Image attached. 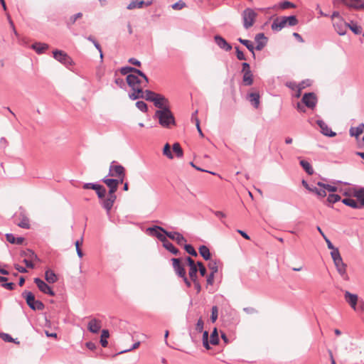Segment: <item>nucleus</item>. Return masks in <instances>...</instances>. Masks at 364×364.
<instances>
[{
	"mask_svg": "<svg viewBox=\"0 0 364 364\" xmlns=\"http://www.w3.org/2000/svg\"><path fill=\"white\" fill-rule=\"evenodd\" d=\"M45 279L50 284H53V283L56 282L58 280V277H57L56 274L54 273L53 271H52L50 269H48L46 271Z\"/></svg>",
	"mask_w": 364,
	"mask_h": 364,
	"instance_id": "7c9ffc66",
	"label": "nucleus"
},
{
	"mask_svg": "<svg viewBox=\"0 0 364 364\" xmlns=\"http://www.w3.org/2000/svg\"><path fill=\"white\" fill-rule=\"evenodd\" d=\"M140 75L131 73L127 76V82L133 91L141 92V89L146 87L148 82H144V78H140Z\"/></svg>",
	"mask_w": 364,
	"mask_h": 364,
	"instance_id": "7ed1b4c3",
	"label": "nucleus"
},
{
	"mask_svg": "<svg viewBox=\"0 0 364 364\" xmlns=\"http://www.w3.org/2000/svg\"><path fill=\"white\" fill-rule=\"evenodd\" d=\"M334 264L338 274L344 280H348L349 277L346 272L347 265L343 262V259L334 261Z\"/></svg>",
	"mask_w": 364,
	"mask_h": 364,
	"instance_id": "2eb2a0df",
	"label": "nucleus"
},
{
	"mask_svg": "<svg viewBox=\"0 0 364 364\" xmlns=\"http://www.w3.org/2000/svg\"><path fill=\"white\" fill-rule=\"evenodd\" d=\"M53 58L65 65H69L72 64V59L64 51L58 50L53 51Z\"/></svg>",
	"mask_w": 364,
	"mask_h": 364,
	"instance_id": "9d476101",
	"label": "nucleus"
},
{
	"mask_svg": "<svg viewBox=\"0 0 364 364\" xmlns=\"http://www.w3.org/2000/svg\"><path fill=\"white\" fill-rule=\"evenodd\" d=\"M249 100L254 107L257 108L259 105V95L256 92L250 93Z\"/></svg>",
	"mask_w": 364,
	"mask_h": 364,
	"instance_id": "2f4dec72",
	"label": "nucleus"
},
{
	"mask_svg": "<svg viewBox=\"0 0 364 364\" xmlns=\"http://www.w3.org/2000/svg\"><path fill=\"white\" fill-rule=\"evenodd\" d=\"M173 268L176 272V274L181 277L186 274L185 268L183 265L181 264L182 259L181 258H172L171 259Z\"/></svg>",
	"mask_w": 364,
	"mask_h": 364,
	"instance_id": "ddd939ff",
	"label": "nucleus"
},
{
	"mask_svg": "<svg viewBox=\"0 0 364 364\" xmlns=\"http://www.w3.org/2000/svg\"><path fill=\"white\" fill-rule=\"evenodd\" d=\"M154 105L155 107H158L159 109H168V100L163 95L158 94L154 101Z\"/></svg>",
	"mask_w": 364,
	"mask_h": 364,
	"instance_id": "f3484780",
	"label": "nucleus"
},
{
	"mask_svg": "<svg viewBox=\"0 0 364 364\" xmlns=\"http://www.w3.org/2000/svg\"><path fill=\"white\" fill-rule=\"evenodd\" d=\"M109 333L108 330L104 329L102 331L100 343L103 347L107 346L108 342L107 341V338H109Z\"/></svg>",
	"mask_w": 364,
	"mask_h": 364,
	"instance_id": "a19ab883",
	"label": "nucleus"
},
{
	"mask_svg": "<svg viewBox=\"0 0 364 364\" xmlns=\"http://www.w3.org/2000/svg\"><path fill=\"white\" fill-rule=\"evenodd\" d=\"M364 132V124L361 123L356 127H351L349 130L350 135L358 138Z\"/></svg>",
	"mask_w": 364,
	"mask_h": 364,
	"instance_id": "cd10ccee",
	"label": "nucleus"
},
{
	"mask_svg": "<svg viewBox=\"0 0 364 364\" xmlns=\"http://www.w3.org/2000/svg\"><path fill=\"white\" fill-rule=\"evenodd\" d=\"M331 256L333 262L342 258L338 248L331 250Z\"/></svg>",
	"mask_w": 364,
	"mask_h": 364,
	"instance_id": "603ef678",
	"label": "nucleus"
},
{
	"mask_svg": "<svg viewBox=\"0 0 364 364\" xmlns=\"http://www.w3.org/2000/svg\"><path fill=\"white\" fill-rule=\"evenodd\" d=\"M208 268L213 274L218 272V267L217 262L215 260H210L208 263Z\"/></svg>",
	"mask_w": 364,
	"mask_h": 364,
	"instance_id": "3c124183",
	"label": "nucleus"
},
{
	"mask_svg": "<svg viewBox=\"0 0 364 364\" xmlns=\"http://www.w3.org/2000/svg\"><path fill=\"white\" fill-rule=\"evenodd\" d=\"M129 97L131 100H135L139 98H142L143 97V90L141 89V92L133 91L132 93L129 95Z\"/></svg>",
	"mask_w": 364,
	"mask_h": 364,
	"instance_id": "4d7b16f0",
	"label": "nucleus"
},
{
	"mask_svg": "<svg viewBox=\"0 0 364 364\" xmlns=\"http://www.w3.org/2000/svg\"><path fill=\"white\" fill-rule=\"evenodd\" d=\"M255 41L257 43L255 49L257 50H262L267 43V38L262 33L257 34L255 37Z\"/></svg>",
	"mask_w": 364,
	"mask_h": 364,
	"instance_id": "5701e85b",
	"label": "nucleus"
},
{
	"mask_svg": "<svg viewBox=\"0 0 364 364\" xmlns=\"http://www.w3.org/2000/svg\"><path fill=\"white\" fill-rule=\"evenodd\" d=\"M109 176L112 177H125V169L122 165L112 161L109 168Z\"/></svg>",
	"mask_w": 364,
	"mask_h": 364,
	"instance_id": "0eeeda50",
	"label": "nucleus"
},
{
	"mask_svg": "<svg viewBox=\"0 0 364 364\" xmlns=\"http://www.w3.org/2000/svg\"><path fill=\"white\" fill-rule=\"evenodd\" d=\"M157 95V93L147 90L144 92L143 91L142 98L145 99L147 101L154 102Z\"/></svg>",
	"mask_w": 364,
	"mask_h": 364,
	"instance_id": "f704fd0d",
	"label": "nucleus"
},
{
	"mask_svg": "<svg viewBox=\"0 0 364 364\" xmlns=\"http://www.w3.org/2000/svg\"><path fill=\"white\" fill-rule=\"evenodd\" d=\"M136 107L143 112H147V105L143 101H138L136 103Z\"/></svg>",
	"mask_w": 364,
	"mask_h": 364,
	"instance_id": "5fc2aeb1",
	"label": "nucleus"
},
{
	"mask_svg": "<svg viewBox=\"0 0 364 364\" xmlns=\"http://www.w3.org/2000/svg\"><path fill=\"white\" fill-rule=\"evenodd\" d=\"M341 200V196L338 194H329L327 198V201L330 203H335Z\"/></svg>",
	"mask_w": 364,
	"mask_h": 364,
	"instance_id": "09e8293b",
	"label": "nucleus"
},
{
	"mask_svg": "<svg viewBox=\"0 0 364 364\" xmlns=\"http://www.w3.org/2000/svg\"><path fill=\"white\" fill-rule=\"evenodd\" d=\"M210 342L213 345H217L219 342L218 334L216 328H214L213 331L210 335Z\"/></svg>",
	"mask_w": 364,
	"mask_h": 364,
	"instance_id": "de8ad7c7",
	"label": "nucleus"
},
{
	"mask_svg": "<svg viewBox=\"0 0 364 364\" xmlns=\"http://www.w3.org/2000/svg\"><path fill=\"white\" fill-rule=\"evenodd\" d=\"M173 151L176 154L178 158H182L183 156V151L178 143H174L172 146Z\"/></svg>",
	"mask_w": 364,
	"mask_h": 364,
	"instance_id": "79ce46f5",
	"label": "nucleus"
},
{
	"mask_svg": "<svg viewBox=\"0 0 364 364\" xmlns=\"http://www.w3.org/2000/svg\"><path fill=\"white\" fill-rule=\"evenodd\" d=\"M215 42L221 49H223L226 51H229L232 49V46L229 44L225 38L219 35H216L214 37Z\"/></svg>",
	"mask_w": 364,
	"mask_h": 364,
	"instance_id": "393cba45",
	"label": "nucleus"
},
{
	"mask_svg": "<svg viewBox=\"0 0 364 364\" xmlns=\"http://www.w3.org/2000/svg\"><path fill=\"white\" fill-rule=\"evenodd\" d=\"M301 183L309 192L314 193L318 197L322 198L326 197V191L331 193L337 191L336 186L326 184L320 181L316 183L317 186H310L305 180H302Z\"/></svg>",
	"mask_w": 364,
	"mask_h": 364,
	"instance_id": "f257e3e1",
	"label": "nucleus"
},
{
	"mask_svg": "<svg viewBox=\"0 0 364 364\" xmlns=\"http://www.w3.org/2000/svg\"><path fill=\"white\" fill-rule=\"evenodd\" d=\"M100 200L106 198L107 191L105 187L101 185H98L97 189L95 190Z\"/></svg>",
	"mask_w": 364,
	"mask_h": 364,
	"instance_id": "37998d69",
	"label": "nucleus"
},
{
	"mask_svg": "<svg viewBox=\"0 0 364 364\" xmlns=\"http://www.w3.org/2000/svg\"><path fill=\"white\" fill-rule=\"evenodd\" d=\"M163 154L165 155L168 159H173V155L172 152L171 151V147L168 144H166L164 149H163Z\"/></svg>",
	"mask_w": 364,
	"mask_h": 364,
	"instance_id": "49530a36",
	"label": "nucleus"
},
{
	"mask_svg": "<svg viewBox=\"0 0 364 364\" xmlns=\"http://www.w3.org/2000/svg\"><path fill=\"white\" fill-rule=\"evenodd\" d=\"M303 103L309 108L313 109L317 103V98L314 93H305L302 97Z\"/></svg>",
	"mask_w": 364,
	"mask_h": 364,
	"instance_id": "f8f14e48",
	"label": "nucleus"
},
{
	"mask_svg": "<svg viewBox=\"0 0 364 364\" xmlns=\"http://www.w3.org/2000/svg\"><path fill=\"white\" fill-rule=\"evenodd\" d=\"M354 196L358 200L360 207L363 208L364 206V188H361L356 191Z\"/></svg>",
	"mask_w": 364,
	"mask_h": 364,
	"instance_id": "473e14b6",
	"label": "nucleus"
},
{
	"mask_svg": "<svg viewBox=\"0 0 364 364\" xmlns=\"http://www.w3.org/2000/svg\"><path fill=\"white\" fill-rule=\"evenodd\" d=\"M348 28L355 33L360 34L362 32V27L356 23L349 24Z\"/></svg>",
	"mask_w": 364,
	"mask_h": 364,
	"instance_id": "8fccbe9b",
	"label": "nucleus"
},
{
	"mask_svg": "<svg viewBox=\"0 0 364 364\" xmlns=\"http://www.w3.org/2000/svg\"><path fill=\"white\" fill-rule=\"evenodd\" d=\"M154 117L159 119V123L163 127L168 128L175 124V119L169 108L156 111Z\"/></svg>",
	"mask_w": 364,
	"mask_h": 364,
	"instance_id": "f03ea898",
	"label": "nucleus"
},
{
	"mask_svg": "<svg viewBox=\"0 0 364 364\" xmlns=\"http://www.w3.org/2000/svg\"><path fill=\"white\" fill-rule=\"evenodd\" d=\"M18 226L22 228L28 229L30 228L29 220L26 216H22L20 222L16 223Z\"/></svg>",
	"mask_w": 364,
	"mask_h": 364,
	"instance_id": "c03bdc74",
	"label": "nucleus"
},
{
	"mask_svg": "<svg viewBox=\"0 0 364 364\" xmlns=\"http://www.w3.org/2000/svg\"><path fill=\"white\" fill-rule=\"evenodd\" d=\"M344 297L347 303L351 306L352 309L356 310V305L358 300L357 294H352L348 291H345Z\"/></svg>",
	"mask_w": 364,
	"mask_h": 364,
	"instance_id": "6ab92c4d",
	"label": "nucleus"
},
{
	"mask_svg": "<svg viewBox=\"0 0 364 364\" xmlns=\"http://www.w3.org/2000/svg\"><path fill=\"white\" fill-rule=\"evenodd\" d=\"M236 50V55L238 60H246L245 55H244L243 52L241 51L238 47H235Z\"/></svg>",
	"mask_w": 364,
	"mask_h": 364,
	"instance_id": "69168bd1",
	"label": "nucleus"
},
{
	"mask_svg": "<svg viewBox=\"0 0 364 364\" xmlns=\"http://www.w3.org/2000/svg\"><path fill=\"white\" fill-rule=\"evenodd\" d=\"M333 24L335 30L340 36H343L346 33L349 26L343 18H339L338 20L334 21Z\"/></svg>",
	"mask_w": 364,
	"mask_h": 364,
	"instance_id": "9b49d317",
	"label": "nucleus"
},
{
	"mask_svg": "<svg viewBox=\"0 0 364 364\" xmlns=\"http://www.w3.org/2000/svg\"><path fill=\"white\" fill-rule=\"evenodd\" d=\"M22 256L27 257L28 258L23 259V262L26 265L27 267L29 268H33L34 265L32 262V260L37 259L38 257L37 255L31 250H28L26 251H24L21 253Z\"/></svg>",
	"mask_w": 364,
	"mask_h": 364,
	"instance_id": "dca6fc26",
	"label": "nucleus"
},
{
	"mask_svg": "<svg viewBox=\"0 0 364 364\" xmlns=\"http://www.w3.org/2000/svg\"><path fill=\"white\" fill-rule=\"evenodd\" d=\"M238 41L241 43L242 45L245 46L246 48L252 53V55L255 56V52H254V46L252 43L250 41L242 39L241 38H238Z\"/></svg>",
	"mask_w": 364,
	"mask_h": 364,
	"instance_id": "ea45409f",
	"label": "nucleus"
},
{
	"mask_svg": "<svg viewBox=\"0 0 364 364\" xmlns=\"http://www.w3.org/2000/svg\"><path fill=\"white\" fill-rule=\"evenodd\" d=\"M151 2L145 3V1L142 0H135L131 1L127 6V9L129 10H132L136 8L139 9L141 8L144 5L149 6Z\"/></svg>",
	"mask_w": 364,
	"mask_h": 364,
	"instance_id": "c85d7f7f",
	"label": "nucleus"
},
{
	"mask_svg": "<svg viewBox=\"0 0 364 364\" xmlns=\"http://www.w3.org/2000/svg\"><path fill=\"white\" fill-rule=\"evenodd\" d=\"M163 246L169 252L175 255H179V250L173 246V245L167 240L165 243L163 244Z\"/></svg>",
	"mask_w": 364,
	"mask_h": 364,
	"instance_id": "58836bf2",
	"label": "nucleus"
},
{
	"mask_svg": "<svg viewBox=\"0 0 364 364\" xmlns=\"http://www.w3.org/2000/svg\"><path fill=\"white\" fill-rule=\"evenodd\" d=\"M82 16V14L80 12L75 14V15L70 16L68 23L71 24V25L74 24L75 23L76 20L81 18Z\"/></svg>",
	"mask_w": 364,
	"mask_h": 364,
	"instance_id": "052dcab7",
	"label": "nucleus"
},
{
	"mask_svg": "<svg viewBox=\"0 0 364 364\" xmlns=\"http://www.w3.org/2000/svg\"><path fill=\"white\" fill-rule=\"evenodd\" d=\"M191 279L193 282L194 287L196 289L197 292L198 293L200 292L201 290V286H200L199 282L198 281L197 277H195L194 279Z\"/></svg>",
	"mask_w": 364,
	"mask_h": 364,
	"instance_id": "338daca9",
	"label": "nucleus"
},
{
	"mask_svg": "<svg viewBox=\"0 0 364 364\" xmlns=\"http://www.w3.org/2000/svg\"><path fill=\"white\" fill-rule=\"evenodd\" d=\"M363 0H333V4H343L349 9L360 11V7L363 6Z\"/></svg>",
	"mask_w": 364,
	"mask_h": 364,
	"instance_id": "423d86ee",
	"label": "nucleus"
},
{
	"mask_svg": "<svg viewBox=\"0 0 364 364\" xmlns=\"http://www.w3.org/2000/svg\"><path fill=\"white\" fill-rule=\"evenodd\" d=\"M218 316V309L216 306H214L212 307L211 316H210V319L213 323H214L217 320Z\"/></svg>",
	"mask_w": 364,
	"mask_h": 364,
	"instance_id": "864d4df0",
	"label": "nucleus"
},
{
	"mask_svg": "<svg viewBox=\"0 0 364 364\" xmlns=\"http://www.w3.org/2000/svg\"><path fill=\"white\" fill-rule=\"evenodd\" d=\"M184 249L186 250V251L193 255V256H197V252L195 250V249L193 248V247L191 245H184Z\"/></svg>",
	"mask_w": 364,
	"mask_h": 364,
	"instance_id": "13d9d810",
	"label": "nucleus"
},
{
	"mask_svg": "<svg viewBox=\"0 0 364 364\" xmlns=\"http://www.w3.org/2000/svg\"><path fill=\"white\" fill-rule=\"evenodd\" d=\"M32 48L34 49L38 53H43L46 49H48V46L46 43H36L32 45Z\"/></svg>",
	"mask_w": 364,
	"mask_h": 364,
	"instance_id": "e433bc0d",
	"label": "nucleus"
},
{
	"mask_svg": "<svg viewBox=\"0 0 364 364\" xmlns=\"http://www.w3.org/2000/svg\"><path fill=\"white\" fill-rule=\"evenodd\" d=\"M342 202H343V203H344L345 205H346L349 207H351L353 208H361V207H360V205L358 204V203L355 200H354L351 198H344V199H343Z\"/></svg>",
	"mask_w": 364,
	"mask_h": 364,
	"instance_id": "72a5a7b5",
	"label": "nucleus"
},
{
	"mask_svg": "<svg viewBox=\"0 0 364 364\" xmlns=\"http://www.w3.org/2000/svg\"><path fill=\"white\" fill-rule=\"evenodd\" d=\"M286 25L284 18L283 17L281 19H275L272 23L271 28L273 31H281Z\"/></svg>",
	"mask_w": 364,
	"mask_h": 364,
	"instance_id": "bb28decb",
	"label": "nucleus"
},
{
	"mask_svg": "<svg viewBox=\"0 0 364 364\" xmlns=\"http://www.w3.org/2000/svg\"><path fill=\"white\" fill-rule=\"evenodd\" d=\"M23 296L25 298L28 306L33 310H43L44 304L39 300L35 299L34 295L31 291H25L23 293Z\"/></svg>",
	"mask_w": 364,
	"mask_h": 364,
	"instance_id": "39448f33",
	"label": "nucleus"
},
{
	"mask_svg": "<svg viewBox=\"0 0 364 364\" xmlns=\"http://www.w3.org/2000/svg\"><path fill=\"white\" fill-rule=\"evenodd\" d=\"M34 282L41 291L50 296H54L55 293L52 289L40 278H35Z\"/></svg>",
	"mask_w": 364,
	"mask_h": 364,
	"instance_id": "4468645a",
	"label": "nucleus"
},
{
	"mask_svg": "<svg viewBox=\"0 0 364 364\" xmlns=\"http://www.w3.org/2000/svg\"><path fill=\"white\" fill-rule=\"evenodd\" d=\"M120 72L122 75H129V73L130 72H132V73H137L138 75H140L141 77L144 78L145 82H149L148 78L146 76V75L143 72H141V70H139L136 68H132V67H124V68H121Z\"/></svg>",
	"mask_w": 364,
	"mask_h": 364,
	"instance_id": "4be33fe9",
	"label": "nucleus"
},
{
	"mask_svg": "<svg viewBox=\"0 0 364 364\" xmlns=\"http://www.w3.org/2000/svg\"><path fill=\"white\" fill-rule=\"evenodd\" d=\"M316 124L321 129V132L327 136L333 137L336 135V132H333L331 128L322 120H317Z\"/></svg>",
	"mask_w": 364,
	"mask_h": 364,
	"instance_id": "aec40b11",
	"label": "nucleus"
},
{
	"mask_svg": "<svg viewBox=\"0 0 364 364\" xmlns=\"http://www.w3.org/2000/svg\"><path fill=\"white\" fill-rule=\"evenodd\" d=\"M242 82L245 85H251L253 83V75L251 70L243 73Z\"/></svg>",
	"mask_w": 364,
	"mask_h": 364,
	"instance_id": "c756f323",
	"label": "nucleus"
},
{
	"mask_svg": "<svg viewBox=\"0 0 364 364\" xmlns=\"http://www.w3.org/2000/svg\"><path fill=\"white\" fill-rule=\"evenodd\" d=\"M198 271H199L201 276L204 277L206 274V269L205 266L200 262H197Z\"/></svg>",
	"mask_w": 364,
	"mask_h": 364,
	"instance_id": "680f3d73",
	"label": "nucleus"
},
{
	"mask_svg": "<svg viewBox=\"0 0 364 364\" xmlns=\"http://www.w3.org/2000/svg\"><path fill=\"white\" fill-rule=\"evenodd\" d=\"M82 238H81V242H80L79 240H77L75 242V247H76V252L80 258L82 257V256H83V253L80 248V245L82 243Z\"/></svg>",
	"mask_w": 364,
	"mask_h": 364,
	"instance_id": "e2e57ef3",
	"label": "nucleus"
},
{
	"mask_svg": "<svg viewBox=\"0 0 364 364\" xmlns=\"http://www.w3.org/2000/svg\"><path fill=\"white\" fill-rule=\"evenodd\" d=\"M286 24L290 26H293L297 24L298 20L294 16H290L287 17H284Z\"/></svg>",
	"mask_w": 364,
	"mask_h": 364,
	"instance_id": "a18cd8bd",
	"label": "nucleus"
},
{
	"mask_svg": "<svg viewBox=\"0 0 364 364\" xmlns=\"http://www.w3.org/2000/svg\"><path fill=\"white\" fill-rule=\"evenodd\" d=\"M186 6L185 3L182 1H179L172 5V8L175 10H180Z\"/></svg>",
	"mask_w": 364,
	"mask_h": 364,
	"instance_id": "0e129e2a",
	"label": "nucleus"
},
{
	"mask_svg": "<svg viewBox=\"0 0 364 364\" xmlns=\"http://www.w3.org/2000/svg\"><path fill=\"white\" fill-rule=\"evenodd\" d=\"M186 260L188 263V265L189 266V277L190 279H194L195 277H197V272H198V265L195 263V262L190 257H187L186 258Z\"/></svg>",
	"mask_w": 364,
	"mask_h": 364,
	"instance_id": "412c9836",
	"label": "nucleus"
},
{
	"mask_svg": "<svg viewBox=\"0 0 364 364\" xmlns=\"http://www.w3.org/2000/svg\"><path fill=\"white\" fill-rule=\"evenodd\" d=\"M87 328L90 332L97 333L100 331L101 328V322L100 321L96 318H92L88 323Z\"/></svg>",
	"mask_w": 364,
	"mask_h": 364,
	"instance_id": "a878e982",
	"label": "nucleus"
},
{
	"mask_svg": "<svg viewBox=\"0 0 364 364\" xmlns=\"http://www.w3.org/2000/svg\"><path fill=\"white\" fill-rule=\"evenodd\" d=\"M129 97L131 100H135L139 98H142L143 97V90L141 89V92L133 91L132 93L129 95Z\"/></svg>",
	"mask_w": 364,
	"mask_h": 364,
	"instance_id": "6e6d98bb",
	"label": "nucleus"
},
{
	"mask_svg": "<svg viewBox=\"0 0 364 364\" xmlns=\"http://www.w3.org/2000/svg\"><path fill=\"white\" fill-rule=\"evenodd\" d=\"M257 14L251 8L245 9L242 14L243 26L245 29L252 27L256 20Z\"/></svg>",
	"mask_w": 364,
	"mask_h": 364,
	"instance_id": "20e7f679",
	"label": "nucleus"
},
{
	"mask_svg": "<svg viewBox=\"0 0 364 364\" xmlns=\"http://www.w3.org/2000/svg\"><path fill=\"white\" fill-rule=\"evenodd\" d=\"M165 235L170 239L175 240L179 245L186 242V239L178 232H165Z\"/></svg>",
	"mask_w": 364,
	"mask_h": 364,
	"instance_id": "a211bd4d",
	"label": "nucleus"
},
{
	"mask_svg": "<svg viewBox=\"0 0 364 364\" xmlns=\"http://www.w3.org/2000/svg\"><path fill=\"white\" fill-rule=\"evenodd\" d=\"M147 231L150 232L152 235L156 237L161 242L165 243L168 240L166 238V235H165V232H167L163 228L159 226H154L151 228H149Z\"/></svg>",
	"mask_w": 364,
	"mask_h": 364,
	"instance_id": "1a4fd4ad",
	"label": "nucleus"
},
{
	"mask_svg": "<svg viewBox=\"0 0 364 364\" xmlns=\"http://www.w3.org/2000/svg\"><path fill=\"white\" fill-rule=\"evenodd\" d=\"M279 6L282 9H287L289 8H294L295 5L290 1H284L282 3H280Z\"/></svg>",
	"mask_w": 364,
	"mask_h": 364,
	"instance_id": "bf43d9fd",
	"label": "nucleus"
},
{
	"mask_svg": "<svg viewBox=\"0 0 364 364\" xmlns=\"http://www.w3.org/2000/svg\"><path fill=\"white\" fill-rule=\"evenodd\" d=\"M199 253L205 260H209L210 259V252L208 247L205 245H202L199 247Z\"/></svg>",
	"mask_w": 364,
	"mask_h": 364,
	"instance_id": "c9c22d12",
	"label": "nucleus"
},
{
	"mask_svg": "<svg viewBox=\"0 0 364 364\" xmlns=\"http://www.w3.org/2000/svg\"><path fill=\"white\" fill-rule=\"evenodd\" d=\"M116 199V195L107 194L106 198L100 200V205L106 210L107 215H110V211L113 207V205Z\"/></svg>",
	"mask_w": 364,
	"mask_h": 364,
	"instance_id": "6e6552de",
	"label": "nucleus"
},
{
	"mask_svg": "<svg viewBox=\"0 0 364 364\" xmlns=\"http://www.w3.org/2000/svg\"><path fill=\"white\" fill-rule=\"evenodd\" d=\"M300 165L309 175H312L314 173V168L307 161L301 160Z\"/></svg>",
	"mask_w": 364,
	"mask_h": 364,
	"instance_id": "4c0bfd02",
	"label": "nucleus"
},
{
	"mask_svg": "<svg viewBox=\"0 0 364 364\" xmlns=\"http://www.w3.org/2000/svg\"><path fill=\"white\" fill-rule=\"evenodd\" d=\"M102 181L109 188L108 194L115 195V192L117 190V182L115 178H104Z\"/></svg>",
	"mask_w": 364,
	"mask_h": 364,
	"instance_id": "b1692460",
	"label": "nucleus"
},
{
	"mask_svg": "<svg viewBox=\"0 0 364 364\" xmlns=\"http://www.w3.org/2000/svg\"><path fill=\"white\" fill-rule=\"evenodd\" d=\"M98 185L99 184H95V183H87L84 184L83 188H85V189H93V190H95V189H97Z\"/></svg>",
	"mask_w": 364,
	"mask_h": 364,
	"instance_id": "774afa93",
	"label": "nucleus"
}]
</instances>
